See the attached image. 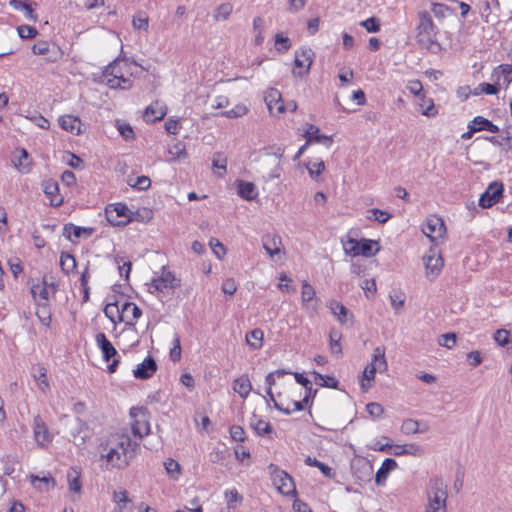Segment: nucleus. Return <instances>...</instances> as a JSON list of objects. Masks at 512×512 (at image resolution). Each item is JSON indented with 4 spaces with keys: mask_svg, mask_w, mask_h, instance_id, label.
Masks as SVG:
<instances>
[{
    "mask_svg": "<svg viewBox=\"0 0 512 512\" xmlns=\"http://www.w3.org/2000/svg\"><path fill=\"white\" fill-rule=\"evenodd\" d=\"M418 25L416 27V42L421 49L427 50L434 54L441 50V45L436 39L437 27L427 11L418 13Z\"/></svg>",
    "mask_w": 512,
    "mask_h": 512,
    "instance_id": "1",
    "label": "nucleus"
},
{
    "mask_svg": "<svg viewBox=\"0 0 512 512\" xmlns=\"http://www.w3.org/2000/svg\"><path fill=\"white\" fill-rule=\"evenodd\" d=\"M427 499L428 503L424 512H447V485L442 478L430 479Z\"/></svg>",
    "mask_w": 512,
    "mask_h": 512,
    "instance_id": "2",
    "label": "nucleus"
},
{
    "mask_svg": "<svg viewBox=\"0 0 512 512\" xmlns=\"http://www.w3.org/2000/svg\"><path fill=\"white\" fill-rule=\"evenodd\" d=\"M180 286V280L177 279L173 272L162 267L159 275H155L149 285L151 293L169 294L175 288Z\"/></svg>",
    "mask_w": 512,
    "mask_h": 512,
    "instance_id": "3",
    "label": "nucleus"
},
{
    "mask_svg": "<svg viewBox=\"0 0 512 512\" xmlns=\"http://www.w3.org/2000/svg\"><path fill=\"white\" fill-rule=\"evenodd\" d=\"M387 361L385 354H374L372 361L366 365L360 380V386L363 392L371 388L370 382L374 380L377 372L383 373L387 370Z\"/></svg>",
    "mask_w": 512,
    "mask_h": 512,
    "instance_id": "4",
    "label": "nucleus"
},
{
    "mask_svg": "<svg viewBox=\"0 0 512 512\" xmlns=\"http://www.w3.org/2000/svg\"><path fill=\"white\" fill-rule=\"evenodd\" d=\"M134 436L142 439L150 433L149 412L144 407H132L129 412Z\"/></svg>",
    "mask_w": 512,
    "mask_h": 512,
    "instance_id": "5",
    "label": "nucleus"
},
{
    "mask_svg": "<svg viewBox=\"0 0 512 512\" xmlns=\"http://www.w3.org/2000/svg\"><path fill=\"white\" fill-rule=\"evenodd\" d=\"M131 211L123 203L110 204L105 209L107 221L113 226H125L131 220Z\"/></svg>",
    "mask_w": 512,
    "mask_h": 512,
    "instance_id": "6",
    "label": "nucleus"
},
{
    "mask_svg": "<svg viewBox=\"0 0 512 512\" xmlns=\"http://www.w3.org/2000/svg\"><path fill=\"white\" fill-rule=\"evenodd\" d=\"M373 244H376V242L369 239H361L358 241L356 239L349 238L346 241H343V249L347 255L353 257L359 255L370 257L374 255Z\"/></svg>",
    "mask_w": 512,
    "mask_h": 512,
    "instance_id": "7",
    "label": "nucleus"
},
{
    "mask_svg": "<svg viewBox=\"0 0 512 512\" xmlns=\"http://www.w3.org/2000/svg\"><path fill=\"white\" fill-rule=\"evenodd\" d=\"M313 51L311 48H300L295 51L293 74L299 77L306 75L313 62Z\"/></svg>",
    "mask_w": 512,
    "mask_h": 512,
    "instance_id": "8",
    "label": "nucleus"
},
{
    "mask_svg": "<svg viewBox=\"0 0 512 512\" xmlns=\"http://www.w3.org/2000/svg\"><path fill=\"white\" fill-rule=\"evenodd\" d=\"M262 245L272 261L278 262L282 260L284 248L280 236L275 234H266L262 237Z\"/></svg>",
    "mask_w": 512,
    "mask_h": 512,
    "instance_id": "9",
    "label": "nucleus"
},
{
    "mask_svg": "<svg viewBox=\"0 0 512 512\" xmlns=\"http://www.w3.org/2000/svg\"><path fill=\"white\" fill-rule=\"evenodd\" d=\"M33 434L41 448H46L53 440V435L40 415H36L33 419Z\"/></svg>",
    "mask_w": 512,
    "mask_h": 512,
    "instance_id": "10",
    "label": "nucleus"
},
{
    "mask_svg": "<svg viewBox=\"0 0 512 512\" xmlns=\"http://www.w3.org/2000/svg\"><path fill=\"white\" fill-rule=\"evenodd\" d=\"M102 449L105 453L101 454V458L106 459L112 468L122 469L128 466L131 456H123L122 453L111 447L108 443L102 445Z\"/></svg>",
    "mask_w": 512,
    "mask_h": 512,
    "instance_id": "11",
    "label": "nucleus"
},
{
    "mask_svg": "<svg viewBox=\"0 0 512 512\" xmlns=\"http://www.w3.org/2000/svg\"><path fill=\"white\" fill-rule=\"evenodd\" d=\"M503 192V185L497 182L491 183L486 191L479 198V205L489 208L500 201Z\"/></svg>",
    "mask_w": 512,
    "mask_h": 512,
    "instance_id": "12",
    "label": "nucleus"
},
{
    "mask_svg": "<svg viewBox=\"0 0 512 512\" xmlns=\"http://www.w3.org/2000/svg\"><path fill=\"white\" fill-rule=\"evenodd\" d=\"M136 66V63H130L125 59H116L112 63H110L103 72V79L107 82L109 77H117L125 72H129V68H133Z\"/></svg>",
    "mask_w": 512,
    "mask_h": 512,
    "instance_id": "13",
    "label": "nucleus"
},
{
    "mask_svg": "<svg viewBox=\"0 0 512 512\" xmlns=\"http://www.w3.org/2000/svg\"><path fill=\"white\" fill-rule=\"evenodd\" d=\"M422 231L431 241H435L444 234L445 225L441 218L433 216L427 219Z\"/></svg>",
    "mask_w": 512,
    "mask_h": 512,
    "instance_id": "14",
    "label": "nucleus"
},
{
    "mask_svg": "<svg viewBox=\"0 0 512 512\" xmlns=\"http://www.w3.org/2000/svg\"><path fill=\"white\" fill-rule=\"evenodd\" d=\"M431 254L424 257L426 275L429 279H435L441 272L444 266V260L440 254H436L431 250Z\"/></svg>",
    "mask_w": 512,
    "mask_h": 512,
    "instance_id": "15",
    "label": "nucleus"
},
{
    "mask_svg": "<svg viewBox=\"0 0 512 512\" xmlns=\"http://www.w3.org/2000/svg\"><path fill=\"white\" fill-rule=\"evenodd\" d=\"M274 482L277 484V488L281 494L288 496L296 493L293 479L285 471H277L274 476Z\"/></svg>",
    "mask_w": 512,
    "mask_h": 512,
    "instance_id": "16",
    "label": "nucleus"
},
{
    "mask_svg": "<svg viewBox=\"0 0 512 512\" xmlns=\"http://www.w3.org/2000/svg\"><path fill=\"white\" fill-rule=\"evenodd\" d=\"M157 370L156 361L149 354L142 363L138 364L133 370V375L137 379H149Z\"/></svg>",
    "mask_w": 512,
    "mask_h": 512,
    "instance_id": "17",
    "label": "nucleus"
},
{
    "mask_svg": "<svg viewBox=\"0 0 512 512\" xmlns=\"http://www.w3.org/2000/svg\"><path fill=\"white\" fill-rule=\"evenodd\" d=\"M265 101L271 114L280 115L285 111L281 93L277 89H270L265 96Z\"/></svg>",
    "mask_w": 512,
    "mask_h": 512,
    "instance_id": "18",
    "label": "nucleus"
},
{
    "mask_svg": "<svg viewBox=\"0 0 512 512\" xmlns=\"http://www.w3.org/2000/svg\"><path fill=\"white\" fill-rule=\"evenodd\" d=\"M122 322L134 325L142 315L141 309L132 302L123 301L121 304Z\"/></svg>",
    "mask_w": 512,
    "mask_h": 512,
    "instance_id": "19",
    "label": "nucleus"
},
{
    "mask_svg": "<svg viewBox=\"0 0 512 512\" xmlns=\"http://www.w3.org/2000/svg\"><path fill=\"white\" fill-rule=\"evenodd\" d=\"M304 137L307 139V143H320L326 147H330L333 143L331 136H327L320 133V129L315 125H308L304 132Z\"/></svg>",
    "mask_w": 512,
    "mask_h": 512,
    "instance_id": "20",
    "label": "nucleus"
},
{
    "mask_svg": "<svg viewBox=\"0 0 512 512\" xmlns=\"http://www.w3.org/2000/svg\"><path fill=\"white\" fill-rule=\"evenodd\" d=\"M73 442L77 446H83L86 440L90 437L88 424L80 418L75 419V426L71 432Z\"/></svg>",
    "mask_w": 512,
    "mask_h": 512,
    "instance_id": "21",
    "label": "nucleus"
},
{
    "mask_svg": "<svg viewBox=\"0 0 512 512\" xmlns=\"http://www.w3.org/2000/svg\"><path fill=\"white\" fill-rule=\"evenodd\" d=\"M328 308L331 313L337 317L338 321L343 325L352 324V314L351 312L340 302L336 300H331L328 303Z\"/></svg>",
    "mask_w": 512,
    "mask_h": 512,
    "instance_id": "22",
    "label": "nucleus"
},
{
    "mask_svg": "<svg viewBox=\"0 0 512 512\" xmlns=\"http://www.w3.org/2000/svg\"><path fill=\"white\" fill-rule=\"evenodd\" d=\"M512 65L502 64L494 69L492 73V79L496 82V85L504 86L507 88L512 82Z\"/></svg>",
    "mask_w": 512,
    "mask_h": 512,
    "instance_id": "23",
    "label": "nucleus"
},
{
    "mask_svg": "<svg viewBox=\"0 0 512 512\" xmlns=\"http://www.w3.org/2000/svg\"><path fill=\"white\" fill-rule=\"evenodd\" d=\"M107 443L118 450L123 456H129V449L131 446H137V443H132L131 439L127 435H112L111 438L107 441ZM130 456H132L130 454Z\"/></svg>",
    "mask_w": 512,
    "mask_h": 512,
    "instance_id": "24",
    "label": "nucleus"
},
{
    "mask_svg": "<svg viewBox=\"0 0 512 512\" xmlns=\"http://www.w3.org/2000/svg\"><path fill=\"white\" fill-rule=\"evenodd\" d=\"M43 192L49 198L52 206H60L63 203V198L59 194V185L55 180H46L43 182Z\"/></svg>",
    "mask_w": 512,
    "mask_h": 512,
    "instance_id": "25",
    "label": "nucleus"
},
{
    "mask_svg": "<svg viewBox=\"0 0 512 512\" xmlns=\"http://www.w3.org/2000/svg\"><path fill=\"white\" fill-rule=\"evenodd\" d=\"M133 68H129L128 73H124L117 77H109L106 84L111 89H122V90H128L132 87V80L131 77L133 76Z\"/></svg>",
    "mask_w": 512,
    "mask_h": 512,
    "instance_id": "26",
    "label": "nucleus"
},
{
    "mask_svg": "<svg viewBox=\"0 0 512 512\" xmlns=\"http://www.w3.org/2000/svg\"><path fill=\"white\" fill-rule=\"evenodd\" d=\"M59 124L62 129L72 133L79 135L82 132V122L78 117L72 115H64L59 118Z\"/></svg>",
    "mask_w": 512,
    "mask_h": 512,
    "instance_id": "27",
    "label": "nucleus"
},
{
    "mask_svg": "<svg viewBox=\"0 0 512 512\" xmlns=\"http://www.w3.org/2000/svg\"><path fill=\"white\" fill-rule=\"evenodd\" d=\"M30 481L32 486L39 490V491H49L50 489H53L56 485L55 479L47 474L42 477L38 475L31 474L30 475Z\"/></svg>",
    "mask_w": 512,
    "mask_h": 512,
    "instance_id": "28",
    "label": "nucleus"
},
{
    "mask_svg": "<svg viewBox=\"0 0 512 512\" xmlns=\"http://www.w3.org/2000/svg\"><path fill=\"white\" fill-rule=\"evenodd\" d=\"M397 468V462L393 458H386L375 475L377 485H383L391 471Z\"/></svg>",
    "mask_w": 512,
    "mask_h": 512,
    "instance_id": "29",
    "label": "nucleus"
},
{
    "mask_svg": "<svg viewBox=\"0 0 512 512\" xmlns=\"http://www.w3.org/2000/svg\"><path fill=\"white\" fill-rule=\"evenodd\" d=\"M14 166L22 173L30 171L31 160L25 149H17L13 156Z\"/></svg>",
    "mask_w": 512,
    "mask_h": 512,
    "instance_id": "30",
    "label": "nucleus"
},
{
    "mask_svg": "<svg viewBox=\"0 0 512 512\" xmlns=\"http://www.w3.org/2000/svg\"><path fill=\"white\" fill-rule=\"evenodd\" d=\"M165 115L166 107L156 101L146 108L144 118L148 122H155L164 118Z\"/></svg>",
    "mask_w": 512,
    "mask_h": 512,
    "instance_id": "31",
    "label": "nucleus"
},
{
    "mask_svg": "<svg viewBox=\"0 0 512 512\" xmlns=\"http://www.w3.org/2000/svg\"><path fill=\"white\" fill-rule=\"evenodd\" d=\"M46 368L41 364L33 365L31 373L35 381L38 383L39 389L45 391L49 388L48 379L46 376Z\"/></svg>",
    "mask_w": 512,
    "mask_h": 512,
    "instance_id": "32",
    "label": "nucleus"
},
{
    "mask_svg": "<svg viewBox=\"0 0 512 512\" xmlns=\"http://www.w3.org/2000/svg\"><path fill=\"white\" fill-rule=\"evenodd\" d=\"M238 194L245 200L251 201L257 197L256 186L252 182L238 181Z\"/></svg>",
    "mask_w": 512,
    "mask_h": 512,
    "instance_id": "33",
    "label": "nucleus"
},
{
    "mask_svg": "<svg viewBox=\"0 0 512 512\" xmlns=\"http://www.w3.org/2000/svg\"><path fill=\"white\" fill-rule=\"evenodd\" d=\"M233 12V4L224 2L218 5L212 12V17L215 21H226L229 19Z\"/></svg>",
    "mask_w": 512,
    "mask_h": 512,
    "instance_id": "34",
    "label": "nucleus"
},
{
    "mask_svg": "<svg viewBox=\"0 0 512 512\" xmlns=\"http://www.w3.org/2000/svg\"><path fill=\"white\" fill-rule=\"evenodd\" d=\"M471 123L474 126L472 130H476L477 132L483 130L489 131L491 133L499 132V127L497 125L493 124L490 120L481 116L475 117L471 121Z\"/></svg>",
    "mask_w": 512,
    "mask_h": 512,
    "instance_id": "35",
    "label": "nucleus"
},
{
    "mask_svg": "<svg viewBox=\"0 0 512 512\" xmlns=\"http://www.w3.org/2000/svg\"><path fill=\"white\" fill-rule=\"evenodd\" d=\"M97 361L99 364H105L106 369L109 373H114L119 364V358H116L118 354H95Z\"/></svg>",
    "mask_w": 512,
    "mask_h": 512,
    "instance_id": "36",
    "label": "nucleus"
},
{
    "mask_svg": "<svg viewBox=\"0 0 512 512\" xmlns=\"http://www.w3.org/2000/svg\"><path fill=\"white\" fill-rule=\"evenodd\" d=\"M121 304V301H116L107 304L104 308L105 315L114 323L117 321L122 322Z\"/></svg>",
    "mask_w": 512,
    "mask_h": 512,
    "instance_id": "37",
    "label": "nucleus"
},
{
    "mask_svg": "<svg viewBox=\"0 0 512 512\" xmlns=\"http://www.w3.org/2000/svg\"><path fill=\"white\" fill-rule=\"evenodd\" d=\"M93 228H85V227H79L75 226L74 224H66L64 226V235L71 239V235H73L76 238H80L82 234H86L87 236H91L93 233Z\"/></svg>",
    "mask_w": 512,
    "mask_h": 512,
    "instance_id": "38",
    "label": "nucleus"
},
{
    "mask_svg": "<svg viewBox=\"0 0 512 512\" xmlns=\"http://www.w3.org/2000/svg\"><path fill=\"white\" fill-rule=\"evenodd\" d=\"M311 374L314 376V380L317 385L327 388H338L339 381L335 377L324 376L317 371H312Z\"/></svg>",
    "mask_w": 512,
    "mask_h": 512,
    "instance_id": "39",
    "label": "nucleus"
},
{
    "mask_svg": "<svg viewBox=\"0 0 512 512\" xmlns=\"http://www.w3.org/2000/svg\"><path fill=\"white\" fill-rule=\"evenodd\" d=\"M9 4L15 10L23 11L27 19L36 21L37 17L27 0H11Z\"/></svg>",
    "mask_w": 512,
    "mask_h": 512,
    "instance_id": "40",
    "label": "nucleus"
},
{
    "mask_svg": "<svg viewBox=\"0 0 512 512\" xmlns=\"http://www.w3.org/2000/svg\"><path fill=\"white\" fill-rule=\"evenodd\" d=\"M263 337V331L257 328L246 335V342L251 349H260L262 346Z\"/></svg>",
    "mask_w": 512,
    "mask_h": 512,
    "instance_id": "41",
    "label": "nucleus"
},
{
    "mask_svg": "<svg viewBox=\"0 0 512 512\" xmlns=\"http://www.w3.org/2000/svg\"><path fill=\"white\" fill-rule=\"evenodd\" d=\"M305 464L308 466L317 467L323 473V475L326 476L327 478H333L335 476V472H333L331 467L320 462L316 458H312V457L308 456L305 459Z\"/></svg>",
    "mask_w": 512,
    "mask_h": 512,
    "instance_id": "42",
    "label": "nucleus"
},
{
    "mask_svg": "<svg viewBox=\"0 0 512 512\" xmlns=\"http://www.w3.org/2000/svg\"><path fill=\"white\" fill-rule=\"evenodd\" d=\"M60 266L64 273L69 274L76 269V260L73 255L69 253H62L60 256Z\"/></svg>",
    "mask_w": 512,
    "mask_h": 512,
    "instance_id": "43",
    "label": "nucleus"
},
{
    "mask_svg": "<svg viewBox=\"0 0 512 512\" xmlns=\"http://www.w3.org/2000/svg\"><path fill=\"white\" fill-rule=\"evenodd\" d=\"M234 391L238 393L242 398L248 396L251 390V383L248 378H238L234 381Z\"/></svg>",
    "mask_w": 512,
    "mask_h": 512,
    "instance_id": "44",
    "label": "nucleus"
},
{
    "mask_svg": "<svg viewBox=\"0 0 512 512\" xmlns=\"http://www.w3.org/2000/svg\"><path fill=\"white\" fill-rule=\"evenodd\" d=\"M251 426L260 436L268 434L272 431V427L269 422L258 419L255 415L251 418Z\"/></svg>",
    "mask_w": 512,
    "mask_h": 512,
    "instance_id": "45",
    "label": "nucleus"
},
{
    "mask_svg": "<svg viewBox=\"0 0 512 512\" xmlns=\"http://www.w3.org/2000/svg\"><path fill=\"white\" fill-rule=\"evenodd\" d=\"M67 479L69 484V490L72 492L79 493L82 489L80 473L76 469H71L67 473Z\"/></svg>",
    "mask_w": 512,
    "mask_h": 512,
    "instance_id": "46",
    "label": "nucleus"
},
{
    "mask_svg": "<svg viewBox=\"0 0 512 512\" xmlns=\"http://www.w3.org/2000/svg\"><path fill=\"white\" fill-rule=\"evenodd\" d=\"M419 426L420 423L417 420L406 419L401 425V431L406 435L417 434L426 431V429H420Z\"/></svg>",
    "mask_w": 512,
    "mask_h": 512,
    "instance_id": "47",
    "label": "nucleus"
},
{
    "mask_svg": "<svg viewBox=\"0 0 512 512\" xmlns=\"http://www.w3.org/2000/svg\"><path fill=\"white\" fill-rule=\"evenodd\" d=\"M172 160H181L187 158V152L184 143L177 142L168 150Z\"/></svg>",
    "mask_w": 512,
    "mask_h": 512,
    "instance_id": "48",
    "label": "nucleus"
},
{
    "mask_svg": "<svg viewBox=\"0 0 512 512\" xmlns=\"http://www.w3.org/2000/svg\"><path fill=\"white\" fill-rule=\"evenodd\" d=\"M315 289L307 281L302 283L301 300L304 306L308 307V304L315 298Z\"/></svg>",
    "mask_w": 512,
    "mask_h": 512,
    "instance_id": "49",
    "label": "nucleus"
},
{
    "mask_svg": "<svg viewBox=\"0 0 512 512\" xmlns=\"http://www.w3.org/2000/svg\"><path fill=\"white\" fill-rule=\"evenodd\" d=\"M485 139L494 145L503 146L507 150H511V148H512V146H511L512 135H511V132L508 130L505 132V136H503L501 139H498L495 136L485 137Z\"/></svg>",
    "mask_w": 512,
    "mask_h": 512,
    "instance_id": "50",
    "label": "nucleus"
},
{
    "mask_svg": "<svg viewBox=\"0 0 512 512\" xmlns=\"http://www.w3.org/2000/svg\"><path fill=\"white\" fill-rule=\"evenodd\" d=\"M95 340L101 352H117L104 333H97Z\"/></svg>",
    "mask_w": 512,
    "mask_h": 512,
    "instance_id": "51",
    "label": "nucleus"
},
{
    "mask_svg": "<svg viewBox=\"0 0 512 512\" xmlns=\"http://www.w3.org/2000/svg\"><path fill=\"white\" fill-rule=\"evenodd\" d=\"M115 263L118 266V271L121 276H125L126 279L129 278V274L131 271L132 263L130 261H124V259L120 256L115 257Z\"/></svg>",
    "mask_w": 512,
    "mask_h": 512,
    "instance_id": "52",
    "label": "nucleus"
},
{
    "mask_svg": "<svg viewBox=\"0 0 512 512\" xmlns=\"http://www.w3.org/2000/svg\"><path fill=\"white\" fill-rule=\"evenodd\" d=\"M369 219L378 221L379 223H386L390 219V214L377 208L368 210Z\"/></svg>",
    "mask_w": 512,
    "mask_h": 512,
    "instance_id": "53",
    "label": "nucleus"
},
{
    "mask_svg": "<svg viewBox=\"0 0 512 512\" xmlns=\"http://www.w3.org/2000/svg\"><path fill=\"white\" fill-rule=\"evenodd\" d=\"M247 113V107L242 104L236 105L233 109L227 110L221 113L226 118H238Z\"/></svg>",
    "mask_w": 512,
    "mask_h": 512,
    "instance_id": "54",
    "label": "nucleus"
},
{
    "mask_svg": "<svg viewBox=\"0 0 512 512\" xmlns=\"http://www.w3.org/2000/svg\"><path fill=\"white\" fill-rule=\"evenodd\" d=\"M128 184L133 188H137L139 190H146L150 187L151 180L147 176H139L135 179V181L129 179Z\"/></svg>",
    "mask_w": 512,
    "mask_h": 512,
    "instance_id": "55",
    "label": "nucleus"
},
{
    "mask_svg": "<svg viewBox=\"0 0 512 512\" xmlns=\"http://www.w3.org/2000/svg\"><path fill=\"white\" fill-rule=\"evenodd\" d=\"M1 461L3 463V473L11 476L15 472L17 461L11 456H5Z\"/></svg>",
    "mask_w": 512,
    "mask_h": 512,
    "instance_id": "56",
    "label": "nucleus"
},
{
    "mask_svg": "<svg viewBox=\"0 0 512 512\" xmlns=\"http://www.w3.org/2000/svg\"><path fill=\"white\" fill-rule=\"evenodd\" d=\"M291 372L290 371H287L285 369H278L276 371H273V372H270L266 378H265V383L267 385V388H270L272 389V386L275 384L276 382V378H281L283 377L284 375L286 374H290Z\"/></svg>",
    "mask_w": 512,
    "mask_h": 512,
    "instance_id": "57",
    "label": "nucleus"
},
{
    "mask_svg": "<svg viewBox=\"0 0 512 512\" xmlns=\"http://www.w3.org/2000/svg\"><path fill=\"white\" fill-rule=\"evenodd\" d=\"M17 31L19 37L22 39H31L38 34L37 29L29 25H21L17 28Z\"/></svg>",
    "mask_w": 512,
    "mask_h": 512,
    "instance_id": "58",
    "label": "nucleus"
},
{
    "mask_svg": "<svg viewBox=\"0 0 512 512\" xmlns=\"http://www.w3.org/2000/svg\"><path fill=\"white\" fill-rule=\"evenodd\" d=\"M370 33H376L380 30V21L376 17H370L360 23Z\"/></svg>",
    "mask_w": 512,
    "mask_h": 512,
    "instance_id": "59",
    "label": "nucleus"
},
{
    "mask_svg": "<svg viewBox=\"0 0 512 512\" xmlns=\"http://www.w3.org/2000/svg\"><path fill=\"white\" fill-rule=\"evenodd\" d=\"M499 85H496V82L494 81L493 84L490 83H480L476 89L475 94H479L480 92L485 93L487 95H495L498 93Z\"/></svg>",
    "mask_w": 512,
    "mask_h": 512,
    "instance_id": "60",
    "label": "nucleus"
},
{
    "mask_svg": "<svg viewBox=\"0 0 512 512\" xmlns=\"http://www.w3.org/2000/svg\"><path fill=\"white\" fill-rule=\"evenodd\" d=\"M494 340L501 346L506 347L510 342V331L499 329L494 333Z\"/></svg>",
    "mask_w": 512,
    "mask_h": 512,
    "instance_id": "61",
    "label": "nucleus"
},
{
    "mask_svg": "<svg viewBox=\"0 0 512 512\" xmlns=\"http://www.w3.org/2000/svg\"><path fill=\"white\" fill-rule=\"evenodd\" d=\"M113 499L121 510L126 507L127 503L131 502L126 490L115 491L113 494Z\"/></svg>",
    "mask_w": 512,
    "mask_h": 512,
    "instance_id": "62",
    "label": "nucleus"
},
{
    "mask_svg": "<svg viewBox=\"0 0 512 512\" xmlns=\"http://www.w3.org/2000/svg\"><path fill=\"white\" fill-rule=\"evenodd\" d=\"M438 343L440 346H443L447 349H452L456 344V334L448 333L441 335L438 339Z\"/></svg>",
    "mask_w": 512,
    "mask_h": 512,
    "instance_id": "63",
    "label": "nucleus"
},
{
    "mask_svg": "<svg viewBox=\"0 0 512 512\" xmlns=\"http://www.w3.org/2000/svg\"><path fill=\"white\" fill-rule=\"evenodd\" d=\"M164 467L166 472L172 477L177 478V475L180 473V465L177 461L173 459H168L164 463Z\"/></svg>",
    "mask_w": 512,
    "mask_h": 512,
    "instance_id": "64",
    "label": "nucleus"
}]
</instances>
